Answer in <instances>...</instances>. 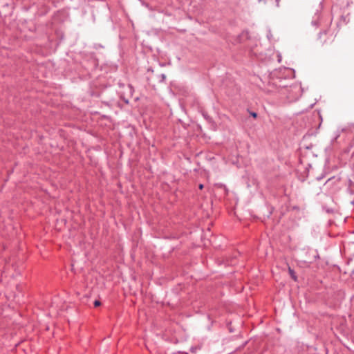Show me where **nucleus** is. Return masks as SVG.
Listing matches in <instances>:
<instances>
[{"label":"nucleus","mask_w":354,"mask_h":354,"mask_svg":"<svg viewBox=\"0 0 354 354\" xmlns=\"http://www.w3.org/2000/svg\"><path fill=\"white\" fill-rule=\"evenodd\" d=\"M335 36L329 27H327L323 31H321L318 35L317 39L321 44L324 45L333 41Z\"/></svg>","instance_id":"nucleus-1"},{"label":"nucleus","mask_w":354,"mask_h":354,"mask_svg":"<svg viewBox=\"0 0 354 354\" xmlns=\"http://www.w3.org/2000/svg\"><path fill=\"white\" fill-rule=\"evenodd\" d=\"M312 24L315 27H319L322 26V19L319 16H317V19L313 20Z\"/></svg>","instance_id":"nucleus-2"},{"label":"nucleus","mask_w":354,"mask_h":354,"mask_svg":"<svg viewBox=\"0 0 354 354\" xmlns=\"http://www.w3.org/2000/svg\"><path fill=\"white\" fill-rule=\"evenodd\" d=\"M289 272H290V274L292 277V278L294 279V280H296L297 278H296V276L295 275V272L292 270H291L290 268H289Z\"/></svg>","instance_id":"nucleus-3"},{"label":"nucleus","mask_w":354,"mask_h":354,"mask_svg":"<svg viewBox=\"0 0 354 354\" xmlns=\"http://www.w3.org/2000/svg\"><path fill=\"white\" fill-rule=\"evenodd\" d=\"M100 305H101V303H100V301H98V300H95V301H94V306H95V307L100 306Z\"/></svg>","instance_id":"nucleus-4"},{"label":"nucleus","mask_w":354,"mask_h":354,"mask_svg":"<svg viewBox=\"0 0 354 354\" xmlns=\"http://www.w3.org/2000/svg\"><path fill=\"white\" fill-rule=\"evenodd\" d=\"M160 82H164V81L165 80L166 76H165V74H162V75L160 76Z\"/></svg>","instance_id":"nucleus-5"},{"label":"nucleus","mask_w":354,"mask_h":354,"mask_svg":"<svg viewBox=\"0 0 354 354\" xmlns=\"http://www.w3.org/2000/svg\"><path fill=\"white\" fill-rule=\"evenodd\" d=\"M250 113L254 118H256L257 117V113L255 112H250Z\"/></svg>","instance_id":"nucleus-6"},{"label":"nucleus","mask_w":354,"mask_h":354,"mask_svg":"<svg viewBox=\"0 0 354 354\" xmlns=\"http://www.w3.org/2000/svg\"><path fill=\"white\" fill-rule=\"evenodd\" d=\"M198 187H199L200 189H202L203 188V184H200Z\"/></svg>","instance_id":"nucleus-7"}]
</instances>
